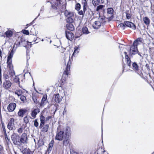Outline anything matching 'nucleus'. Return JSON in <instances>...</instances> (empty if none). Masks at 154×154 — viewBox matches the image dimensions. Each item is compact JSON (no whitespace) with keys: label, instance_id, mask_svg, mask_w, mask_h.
<instances>
[{"label":"nucleus","instance_id":"c9c22d12","mask_svg":"<svg viewBox=\"0 0 154 154\" xmlns=\"http://www.w3.org/2000/svg\"><path fill=\"white\" fill-rule=\"evenodd\" d=\"M100 0H93L92 2L93 5H97L100 3Z\"/></svg>","mask_w":154,"mask_h":154},{"label":"nucleus","instance_id":"ea45409f","mask_svg":"<svg viewBox=\"0 0 154 154\" xmlns=\"http://www.w3.org/2000/svg\"><path fill=\"white\" fill-rule=\"evenodd\" d=\"M24 129L23 127H20L17 129V131L18 133L21 134L23 132Z\"/></svg>","mask_w":154,"mask_h":154},{"label":"nucleus","instance_id":"774afa93","mask_svg":"<svg viewBox=\"0 0 154 154\" xmlns=\"http://www.w3.org/2000/svg\"><path fill=\"white\" fill-rule=\"evenodd\" d=\"M105 150H104L103 152H105Z\"/></svg>","mask_w":154,"mask_h":154},{"label":"nucleus","instance_id":"603ef678","mask_svg":"<svg viewBox=\"0 0 154 154\" xmlns=\"http://www.w3.org/2000/svg\"><path fill=\"white\" fill-rule=\"evenodd\" d=\"M23 33L24 34L26 35H29V32L28 30H24L23 31Z\"/></svg>","mask_w":154,"mask_h":154},{"label":"nucleus","instance_id":"2f4dec72","mask_svg":"<svg viewBox=\"0 0 154 154\" xmlns=\"http://www.w3.org/2000/svg\"><path fill=\"white\" fill-rule=\"evenodd\" d=\"M14 93L15 94L17 95L19 97L23 93V92L20 89L16 90Z\"/></svg>","mask_w":154,"mask_h":154},{"label":"nucleus","instance_id":"4468645a","mask_svg":"<svg viewBox=\"0 0 154 154\" xmlns=\"http://www.w3.org/2000/svg\"><path fill=\"white\" fill-rule=\"evenodd\" d=\"M66 36L69 40H71L73 38V35L71 31H66Z\"/></svg>","mask_w":154,"mask_h":154},{"label":"nucleus","instance_id":"bf43d9fd","mask_svg":"<svg viewBox=\"0 0 154 154\" xmlns=\"http://www.w3.org/2000/svg\"><path fill=\"white\" fill-rule=\"evenodd\" d=\"M146 67L147 70H149L150 69H149V65L148 64H146Z\"/></svg>","mask_w":154,"mask_h":154},{"label":"nucleus","instance_id":"864d4df0","mask_svg":"<svg viewBox=\"0 0 154 154\" xmlns=\"http://www.w3.org/2000/svg\"><path fill=\"white\" fill-rule=\"evenodd\" d=\"M4 77L5 79H8L9 77L10 78V76H9L8 75H7V74H4Z\"/></svg>","mask_w":154,"mask_h":154},{"label":"nucleus","instance_id":"49530a36","mask_svg":"<svg viewBox=\"0 0 154 154\" xmlns=\"http://www.w3.org/2000/svg\"><path fill=\"white\" fill-rule=\"evenodd\" d=\"M86 10H85L83 8V10H81V11H79V14L80 15H83L84 13L85 12Z\"/></svg>","mask_w":154,"mask_h":154},{"label":"nucleus","instance_id":"cd10ccee","mask_svg":"<svg viewBox=\"0 0 154 154\" xmlns=\"http://www.w3.org/2000/svg\"><path fill=\"white\" fill-rule=\"evenodd\" d=\"M82 32L83 34H87L90 33V32L88 30V28L85 26L82 28Z\"/></svg>","mask_w":154,"mask_h":154},{"label":"nucleus","instance_id":"f3484780","mask_svg":"<svg viewBox=\"0 0 154 154\" xmlns=\"http://www.w3.org/2000/svg\"><path fill=\"white\" fill-rule=\"evenodd\" d=\"M27 112V110L26 109H20L18 113V114L19 116L22 117Z\"/></svg>","mask_w":154,"mask_h":154},{"label":"nucleus","instance_id":"4d7b16f0","mask_svg":"<svg viewBox=\"0 0 154 154\" xmlns=\"http://www.w3.org/2000/svg\"><path fill=\"white\" fill-rule=\"evenodd\" d=\"M2 74H1V66H0V82L2 83Z\"/></svg>","mask_w":154,"mask_h":154},{"label":"nucleus","instance_id":"39448f33","mask_svg":"<svg viewBox=\"0 0 154 154\" xmlns=\"http://www.w3.org/2000/svg\"><path fill=\"white\" fill-rule=\"evenodd\" d=\"M66 0H57V4L58 5L61 6L63 9H65L66 8Z\"/></svg>","mask_w":154,"mask_h":154},{"label":"nucleus","instance_id":"5701e85b","mask_svg":"<svg viewBox=\"0 0 154 154\" xmlns=\"http://www.w3.org/2000/svg\"><path fill=\"white\" fill-rule=\"evenodd\" d=\"M66 27L70 31H72L74 29V26L71 23L67 24L66 25Z\"/></svg>","mask_w":154,"mask_h":154},{"label":"nucleus","instance_id":"8fccbe9b","mask_svg":"<svg viewBox=\"0 0 154 154\" xmlns=\"http://www.w3.org/2000/svg\"><path fill=\"white\" fill-rule=\"evenodd\" d=\"M104 19L105 17L104 16L100 17L99 18V20H100V22L102 23H103L105 22Z\"/></svg>","mask_w":154,"mask_h":154},{"label":"nucleus","instance_id":"ddd939ff","mask_svg":"<svg viewBox=\"0 0 154 154\" xmlns=\"http://www.w3.org/2000/svg\"><path fill=\"white\" fill-rule=\"evenodd\" d=\"M16 107V104L14 103H10L8 107V109L9 111H13L15 109Z\"/></svg>","mask_w":154,"mask_h":154},{"label":"nucleus","instance_id":"412c9836","mask_svg":"<svg viewBox=\"0 0 154 154\" xmlns=\"http://www.w3.org/2000/svg\"><path fill=\"white\" fill-rule=\"evenodd\" d=\"M47 98V96L46 95L43 96L42 100L41 101L40 106H43L45 105V101Z\"/></svg>","mask_w":154,"mask_h":154},{"label":"nucleus","instance_id":"c85d7f7f","mask_svg":"<svg viewBox=\"0 0 154 154\" xmlns=\"http://www.w3.org/2000/svg\"><path fill=\"white\" fill-rule=\"evenodd\" d=\"M105 6L103 5H100L98 6L97 7L96 11H100L102 10H104Z\"/></svg>","mask_w":154,"mask_h":154},{"label":"nucleus","instance_id":"58836bf2","mask_svg":"<svg viewBox=\"0 0 154 154\" xmlns=\"http://www.w3.org/2000/svg\"><path fill=\"white\" fill-rule=\"evenodd\" d=\"M29 119L27 116L24 117L23 118V122L26 124L29 122Z\"/></svg>","mask_w":154,"mask_h":154},{"label":"nucleus","instance_id":"2eb2a0df","mask_svg":"<svg viewBox=\"0 0 154 154\" xmlns=\"http://www.w3.org/2000/svg\"><path fill=\"white\" fill-rule=\"evenodd\" d=\"M11 83L9 81L6 80L3 83V87L5 89L9 88L11 86Z\"/></svg>","mask_w":154,"mask_h":154},{"label":"nucleus","instance_id":"aec40b11","mask_svg":"<svg viewBox=\"0 0 154 154\" xmlns=\"http://www.w3.org/2000/svg\"><path fill=\"white\" fill-rule=\"evenodd\" d=\"M54 100L56 103H59L62 100V99L60 98L59 94L54 95Z\"/></svg>","mask_w":154,"mask_h":154},{"label":"nucleus","instance_id":"0e129e2a","mask_svg":"<svg viewBox=\"0 0 154 154\" xmlns=\"http://www.w3.org/2000/svg\"><path fill=\"white\" fill-rule=\"evenodd\" d=\"M36 39H35V38H34V39L33 40V42H35Z\"/></svg>","mask_w":154,"mask_h":154},{"label":"nucleus","instance_id":"e2e57ef3","mask_svg":"<svg viewBox=\"0 0 154 154\" xmlns=\"http://www.w3.org/2000/svg\"><path fill=\"white\" fill-rule=\"evenodd\" d=\"M72 154H79L76 152H74Z\"/></svg>","mask_w":154,"mask_h":154},{"label":"nucleus","instance_id":"6e6d98bb","mask_svg":"<svg viewBox=\"0 0 154 154\" xmlns=\"http://www.w3.org/2000/svg\"><path fill=\"white\" fill-rule=\"evenodd\" d=\"M5 138L7 142H8L10 141V139L9 137H8L6 134L5 136Z\"/></svg>","mask_w":154,"mask_h":154},{"label":"nucleus","instance_id":"37998d69","mask_svg":"<svg viewBox=\"0 0 154 154\" xmlns=\"http://www.w3.org/2000/svg\"><path fill=\"white\" fill-rule=\"evenodd\" d=\"M132 66L133 68L135 70H137L138 69V66H137V65L134 62L133 63V64H132Z\"/></svg>","mask_w":154,"mask_h":154},{"label":"nucleus","instance_id":"bb28decb","mask_svg":"<svg viewBox=\"0 0 154 154\" xmlns=\"http://www.w3.org/2000/svg\"><path fill=\"white\" fill-rule=\"evenodd\" d=\"M144 23L146 25H148L150 23V20L147 17H145L143 19Z\"/></svg>","mask_w":154,"mask_h":154},{"label":"nucleus","instance_id":"b1692460","mask_svg":"<svg viewBox=\"0 0 154 154\" xmlns=\"http://www.w3.org/2000/svg\"><path fill=\"white\" fill-rule=\"evenodd\" d=\"M125 59L126 60L127 62V64L129 66H131V60L128 57V56L127 55V53L126 52H125Z\"/></svg>","mask_w":154,"mask_h":154},{"label":"nucleus","instance_id":"e433bc0d","mask_svg":"<svg viewBox=\"0 0 154 154\" xmlns=\"http://www.w3.org/2000/svg\"><path fill=\"white\" fill-rule=\"evenodd\" d=\"M23 154H30V150L27 149H25L22 151Z\"/></svg>","mask_w":154,"mask_h":154},{"label":"nucleus","instance_id":"13d9d810","mask_svg":"<svg viewBox=\"0 0 154 154\" xmlns=\"http://www.w3.org/2000/svg\"><path fill=\"white\" fill-rule=\"evenodd\" d=\"M52 118V116H48L46 118V120L47 121H48L50 119H51Z\"/></svg>","mask_w":154,"mask_h":154},{"label":"nucleus","instance_id":"f8f14e48","mask_svg":"<svg viewBox=\"0 0 154 154\" xmlns=\"http://www.w3.org/2000/svg\"><path fill=\"white\" fill-rule=\"evenodd\" d=\"M40 120L41 122L39 128H41L43 127V125L47 121L46 120V118L42 115H41L40 116Z\"/></svg>","mask_w":154,"mask_h":154},{"label":"nucleus","instance_id":"dca6fc26","mask_svg":"<svg viewBox=\"0 0 154 154\" xmlns=\"http://www.w3.org/2000/svg\"><path fill=\"white\" fill-rule=\"evenodd\" d=\"M27 43V42H26L24 39L23 38H21V40L19 42H18L17 45H20L23 47H25L26 46V44Z\"/></svg>","mask_w":154,"mask_h":154},{"label":"nucleus","instance_id":"72a5a7b5","mask_svg":"<svg viewBox=\"0 0 154 154\" xmlns=\"http://www.w3.org/2000/svg\"><path fill=\"white\" fill-rule=\"evenodd\" d=\"M49 125L48 124L45 125H44L42 130V131L45 132H47L48 129Z\"/></svg>","mask_w":154,"mask_h":154},{"label":"nucleus","instance_id":"a878e982","mask_svg":"<svg viewBox=\"0 0 154 154\" xmlns=\"http://www.w3.org/2000/svg\"><path fill=\"white\" fill-rule=\"evenodd\" d=\"M65 131L66 136L67 135H69V136H70L71 134V130L70 128L68 126L66 127L65 128Z\"/></svg>","mask_w":154,"mask_h":154},{"label":"nucleus","instance_id":"5fc2aeb1","mask_svg":"<svg viewBox=\"0 0 154 154\" xmlns=\"http://www.w3.org/2000/svg\"><path fill=\"white\" fill-rule=\"evenodd\" d=\"M53 142H52V141H51V143H50L49 144V149H50V148H51L53 146Z\"/></svg>","mask_w":154,"mask_h":154},{"label":"nucleus","instance_id":"6e6552de","mask_svg":"<svg viewBox=\"0 0 154 154\" xmlns=\"http://www.w3.org/2000/svg\"><path fill=\"white\" fill-rule=\"evenodd\" d=\"M138 52L137 47L133 44L130 50V54L131 55H134Z\"/></svg>","mask_w":154,"mask_h":154},{"label":"nucleus","instance_id":"69168bd1","mask_svg":"<svg viewBox=\"0 0 154 154\" xmlns=\"http://www.w3.org/2000/svg\"><path fill=\"white\" fill-rule=\"evenodd\" d=\"M1 54H2V52L1 51V50H0V56L2 57L1 55Z\"/></svg>","mask_w":154,"mask_h":154},{"label":"nucleus","instance_id":"f704fd0d","mask_svg":"<svg viewBox=\"0 0 154 154\" xmlns=\"http://www.w3.org/2000/svg\"><path fill=\"white\" fill-rule=\"evenodd\" d=\"M107 14H112L113 12V10L112 8H109L107 10Z\"/></svg>","mask_w":154,"mask_h":154},{"label":"nucleus","instance_id":"09e8293b","mask_svg":"<svg viewBox=\"0 0 154 154\" xmlns=\"http://www.w3.org/2000/svg\"><path fill=\"white\" fill-rule=\"evenodd\" d=\"M72 17H68L67 20V21L70 23L73 22V20Z\"/></svg>","mask_w":154,"mask_h":154},{"label":"nucleus","instance_id":"4be33fe9","mask_svg":"<svg viewBox=\"0 0 154 154\" xmlns=\"http://www.w3.org/2000/svg\"><path fill=\"white\" fill-rule=\"evenodd\" d=\"M10 78L11 80H13V81L15 82H19V78L17 77L15 75V73L14 72V76H11V75H10Z\"/></svg>","mask_w":154,"mask_h":154},{"label":"nucleus","instance_id":"20e7f679","mask_svg":"<svg viewBox=\"0 0 154 154\" xmlns=\"http://www.w3.org/2000/svg\"><path fill=\"white\" fill-rule=\"evenodd\" d=\"M14 120L13 118H11L10 121L7 125L8 128L10 130L15 129V126L14 124Z\"/></svg>","mask_w":154,"mask_h":154},{"label":"nucleus","instance_id":"de8ad7c7","mask_svg":"<svg viewBox=\"0 0 154 154\" xmlns=\"http://www.w3.org/2000/svg\"><path fill=\"white\" fill-rule=\"evenodd\" d=\"M20 99L23 102H24L26 100V97L23 95L21 96L20 97Z\"/></svg>","mask_w":154,"mask_h":154},{"label":"nucleus","instance_id":"680f3d73","mask_svg":"<svg viewBox=\"0 0 154 154\" xmlns=\"http://www.w3.org/2000/svg\"><path fill=\"white\" fill-rule=\"evenodd\" d=\"M3 131H4V133H5L6 134V131L5 129V127L4 126L3 127Z\"/></svg>","mask_w":154,"mask_h":154},{"label":"nucleus","instance_id":"338daca9","mask_svg":"<svg viewBox=\"0 0 154 154\" xmlns=\"http://www.w3.org/2000/svg\"><path fill=\"white\" fill-rule=\"evenodd\" d=\"M30 33H32V31H30ZM31 35H32V34H31Z\"/></svg>","mask_w":154,"mask_h":154},{"label":"nucleus","instance_id":"7ed1b4c3","mask_svg":"<svg viewBox=\"0 0 154 154\" xmlns=\"http://www.w3.org/2000/svg\"><path fill=\"white\" fill-rule=\"evenodd\" d=\"M64 60L65 62L67 60L68 61L67 64L66 66V68L64 71V73L66 75H68L69 74V72L70 70V65L71 64V62L70 61V57L69 56L67 58H64Z\"/></svg>","mask_w":154,"mask_h":154},{"label":"nucleus","instance_id":"1a4fd4ad","mask_svg":"<svg viewBox=\"0 0 154 154\" xmlns=\"http://www.w3.org/2000/svg\"><path fill=\"white\" fill-rule=\"evenodd\" d=\"M40 112V109L38 108H36L35 109L32 110L31 111V114L32 116L31 119H34L36 116V115L38 113Z\"/></svg>","mask_w":154,"mask_h":154},{"label":"nucleus","instance_id":"7c9ffc66","mask_svg":"<svg viewBox=\"0 0 154 154\" xmlns=\"http://www.w3.org/2000/svg\"><path fill=\"white\" fill-rule=\"evenodd\" d=\"M82 4L83 5V8L85 10H86V7L87 5V2L86 0H82Z\"/></svg>","mask_w":154,"mask_h":154},{"label":"nucleus","instance_id":"9b49d317","mask_svg":"<svg viewBox=\"0 0 154 154\" xmlns=\"http://www.w3.org/2000/svg\"><path fill=\"white\" fill-rule=\"evenodd\" d=\"M143 42V38H138L134 41L133 45L137 47L138 45L141 44Z\"/></svg>","mask_w":154,"mask_h":154},{"label":"nucleus","instance_id":"3c124183","mask_svg":"<svg viewBox=\"0 0 154 154\" xmlns=\"http://www.w3.org/2000/svg\"><path fill=\"white\" fill-rule=\"evenodd\" d=\"M126 17L127 19H129L131 18V15L129 14L127 12L126 13Z\"/></svg>","mask_w":154,"mask_h":154},{"label":"nucleus","instance_id":"052dcab7","mask_svg":"<svg viewBox=\"0 0 154 154\" xmlns=\"http://www.w3.org/2000/svg\"><path fill=\"white\" fill-rule=\"evenodd\" d=\"M37 36V34L35 33V34H33L30 37V38H33L34 37V36Z\"/></svg>","mask_w":154,"mask_h":154},{"label":"nucleus","instance_id":"9d476101","mask_svg":"<svg viewBox=\"0 0 154 154\" xmlns=\"http://www.w3.org/2000/svg\"><path fill=\"white\" fill-rule=\"evenodd\" d=\"M124 24L125 26L128 27H130L133 29H136V26L135 25L132 23L128 21H125L124 22Z\"/></svg>","mask_w":154,"mask_h":154},{"label":"nucleus","instance_id":"79ce46f5","mask_svg":"<svg viewBox=\"0 0 154 154\" xmlns=\"http://www.w3.org/2000/svg\"><path fill=\"white\" fill-rule=\"evenodd\" d=\"M125 25L124 23H120L119 25L118 26L121 28L122 29H125Z\"/></svg>","mask_w":154,"mask_h":154},{"label":"nucleus","instance_id":"c756f323","mask_svg":"<svg viewBox=\"0 0 154 154\" xmlns=\"http://www.w3.org/2000/svg\"><path fill=\"white\" fill-rule=\"evenodd\" d=\"M12 32L11 30H8L5 33V35L6 36L8 37H11L12 35Z\"/></svg>","mask_w":154,"mask_h":154},{"label":"nucleus","instance_id":"4c0bfd02","mask_svg":"<svg viewBox=\"0 0 154 154\" xmlns=\"http://www.w3.org/2000/svg\"><path fill=\"white\" fill-rule=\"evenodd\" d=\"M32 100L35 103H37L39 102L38 100L37 99V97L35 96H32Z\"/></svg>","mask_w":154,"mask_h":154},{"label":"nucleus","instance_id":"393cba45","mask_svg":"<svg viewBox=\"0 0 154 154\" xmlns=\"http://www.w3.org/2000/svg\"><path fill=\"white\" fill-rule=\"evenodd\" d=\"M74 49L75 50L72 55V56H75V55L78 54L79 52L80 49L79 46H78V47H75V48H74Z\"/></svg>","mask_w":154,"mask_h":154},{"label":"nucleus","instance_id":"6ab92c4d","mask_svg":"<svg viewBox=\"0 0 154 154\" xmlns=\"http://www.w3.org/2000/svg\"><path fill=\"white\" fill-rule=\"evenodd\" d=\"M101 26V23L99 21H96L93 25V27L95 29H98Z\"/></svg>","mask_w":154,"mask_h":154},{"label":"nucleus","instance_id":"f257e3e1","mask_svg":"<svg viewBox=\"0 0 154 154\" xmlns=\"http://www.w3.org/2000/svg\"><path fill=\"white\" fill-rule=\"evenodd\" d=\"M11 137L13 143L20 148H22L28 143V137L26 133H23L20 137L18 134L14 133Z\"/></svg>","mask_w":154,"mask_h":154},{"label":"nucleus","instance_id":"c03bdc74","mask_svg":"<svg viewBox=\"0 0 154 154\" xmlns=\"http://www.w3.org/2000/svg\"><path fill=\"white\" fill-rule=\"evenodd\" d=\"M38 122H37V119H35L34 121V125L35 126L37 127L38 126Z\"/></svg>","mask_w":154,"mask_h":154},{"label":"nucleus","instance_id":"423d86ee","mask_svg":"<svg viewBox=\"0 0 154 154\" xmlns=\"http://www.w3.org/2000/svg\"><path fill=\"white\" fill-rule=\"evenodd\" d=\"M64 132L63 131H57L56 136L55 139L59 140H61L63 138Z\"/></svg>","mask_w":154,"mask_h":154},{"label":"nucleus","instance_id":"0eeeda50","mask_svg":"<svg viewBox=\"0 0 154 154\" xmlns=\"http://www.w3.org/2000/svg\"><path fill=\"white\" fill-rule=\"evenodd\" d=\"M70 137L69 135H67L64 138L63 140V145L66 146H68L70 145Z\"/></svg>","mask_w":154,"mask_h":154},{"label":"nucleus","instance_id":"a18cd8bd","mask_svg":"<svg viewBox=\"0 0 154 154\" xmlns=\"http://www.w3.org/2000/svg\"><path fill=\"white\" fill-rule=\"evenodd\" d=\"M4 148L2 146L0 145V154H4Z\"/></svg>","mask_w":154,"mask_h":154},{"label":"nucleus","instance_id":"a211bd4d","mask_svg":"<svg viewBox=\"0 0 154 154\" xmlns=\"http://www.w3.org/2000/svg\"><path fill=\"white\" fill-rule=\"evenodd\" d=\"M64 14L65 16L68 17H72L74 15L73 12H70L67 10L65 11Z\"/></svg>","mask_w":154,"mask_h":154},{"label":"nucleus","instance_id":"a19ab883","mask_svg":"<svg viewBox=\"0 0 154 154\" xmlns=\"http://www.w3.org/2000/svg\"><path fill=\"white\" fill-rule=\"evenodd\" d=\"M81 8V5L79 3H77L75 5V9L77 11L79 10Z\"/></svg>","mask_w":154,"mask_h":154},{"label":"nucleus","instance_id":"f03ea898","mask_svg":"<svg viewBox=\"0 0 154 154\" xmlns=\"http://www.w3.org/2000/svg\"><path fill=\"white\" fill-rule=\"evenodd\" d=\"M7 68H9L8 73L11 76L14 75V71L13 70V66L12 63V60H7Z\"/></svg>","mask_w":154,"mask_h":154},{"label":"nucleus","instance_id":"473e14b6","mask_svg":"<svg viewBox=\"0 0 154 154\" xmlns=\"http://www.w3.org/2000/svg\"><path fill=\"white\" fill-rule=\"evenodd\" d=\"M13 54L14 53L13 50H12L8 57L7 60H12L11 59L13 56Z\"/></svg>","mask_w":154,"mask_h":154}]
</instances>
